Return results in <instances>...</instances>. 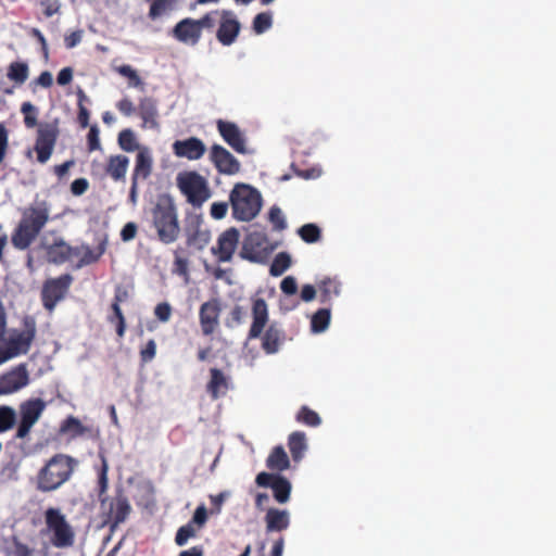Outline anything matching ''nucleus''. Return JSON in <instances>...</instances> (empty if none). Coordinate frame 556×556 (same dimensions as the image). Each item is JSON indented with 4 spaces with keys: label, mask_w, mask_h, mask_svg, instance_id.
Here are the masks:
<instances>
[{
    "label": "nucleus",
    "mask_w": 556,
    "mask_h": 556,
    "mask_svg": "<svg viewBox=\"0 0 556 556\" xmlns=\"http://www.w3.org/2000/svg\"><path fill=\"white\" fill-rule=\"evenodd\" d=\"M21 112L24 115L26 128L30 129L37 126L34 152L36 153L37 162L46 164L50 160L60 136L59 121L54 119L38 124V110L30 102H24L21 106Z\"/></svg>",
    "instance_id": "f257e3e1"
},
{
    "label": "nucleus",
    "mask_w": 556,
    "mask_h": 556,
    "mask_svg": "<svg viewBox=\"0 0 556 556\" xmlns=\"http://www.w3.org/2000/svg\"><path fill=\"white\" fill-rule=\"evenodd\" d=\"M50 219V205L46 201L30 204L12 232L11 242L17 250L28 249Z\"/></svg>",
    "instance_id": "f03ea898"
},
{
    "label": "nucleus",
    "mask_w": 556,
    "mask_h": 556,
    "mask_svg": "<svg viewBox=\"0 0 556 556\" xmlns=\"http://www.w3.org/2000/svg\"><path fill=\"white\" fill-rule=\"evenodd\" d=\"M79 460L71 455L58 453L49 458L36 475V489L40 492H52L71 480Z\"/></svg>",
    "instance_id": "7ed1b4c3"
},
{
    "label": "nucleus",
    "mask_w": 556,
    "mask_h": 556,
    "mask_svg": "<svg viewBox=\"0 0 556 556\" xmlns=\"http://www.w3.org/2000/svg\"><path fill=\"white\" fill-rule=\"evenodd\" d=\"M232 217L240 222H250L257 216L262 207L260 191L250 185L238 182L229 194Z\"/></svg>",
    "instance_id": "20e7f679"
},
{
    "label": "nucleus",
    "mask_w": 556,
    "mask_h": 556,
    "mask_svg": "<svg viewBox=\"0 0 556 556\" xmlns=\"http://www.w3.org/2000/svg\"><path fill=\"white\" fill-rule=\"evenodd\" d=\"M152 219L161 242L169 244L177 240L180 228L177 210L170 198L159 200L152 210Z\"/></svg>",
    "instance_id": "39448f33"
},
{
    "label": "nucleus",
    "mask_w": 556,
    "mask_h": 556,
    "mask_svg": "<svg viewBox=\"0 0 556 556\" xmlns=\"http://www.w3.org/2000/svg\"><path fill=\"white\" fill-rule=\"evenodd\" d=\"M46 531L50 544L60 549L71 548L75 544L76 533L60 509L50 507L45 511Z\"/></svg>",
    "instance_id": "423d86ee"
},
{
    "label": "nucleus",
    "mask_w": 556,
    "mask_h": 556,
    "mask_svg": "<svg viewBox=\"0 0 556 556\" xmlns=\"http://www.w3.org/2000/svg\"><path fill=\"white\" fill-rule=\"evenodd\" d=\"M177 187L193 207H201L211 197L206 179L195 170L179 173Z\"/></svg>",
    "instance_id": "0eeeda50"
},
{
    "label": "nucleus",
    "mask_w": 556,
    "mask_h": 556,
    "mask_svg": "<svg viewBox=\"0 0 556 556\" xmlns=\"http://www.w3.org/2000/svg\"><path fill=\"white\" fill-rule=\"evenodd\" d=\"M35 336L36 320L33 316H25L22 331L13 333L7 341L5 346L0 349V364L21 354H26Z\"/></svg>",
    "instance_id": "6e6552de"
},
{
    "label": "nucleus",
    "mask_w": 556,
    "mask_h": 556,
    "mask_svg": "<svg viewBox=\"0 0 556 556\" xmlns=\"http://www.w3.org/2000/svg\"><path fill=\"white\" fill-rule=\"evenodd\" d=\"M73 282V277L70 274H63L56 278L47 279L41 289L42 306L52 313L59 302L65 299L70 287Z\"/></svg>",
    "instance_id": "1a4fd4ad"
},
{
    "label": "nucleus",
    "mask_w": 556,
    "mask_h": 556,
    "mask_svg": "<svg viewBox=\"0 0 556 556\" xmlns=\"http://www.w3.org/2000/svg\"><path fill=\"white\" fill-rule=\"evenodd\" d=\"M275 250L268 238L261 232L250 233L244 240L241 255L254 263L266 262Z\"/></svg>",
    "instance_id": "9d476101"
},
{
    "label": "nucleus",
    "mask_w": 556,
    "mask_h": 556,
    "mask_svg": "<svg viewBox=\"0 0 556 556\" xmlns=\"http://www.w3.org/2000/svg\"><path fill=\"white\" fill-rule=\"evenodd\" d=\"M255 483L261 488H270L274 498L280 504L290 500L291 482L279 473L262 471L256 476Z\"/></svg>",
    "instance_id": "9b49d317"
},
{
    "label": "nucleus",
    "mask_w": 556,
    "mask_h": 556,
    "mask_svg": "<svg viewBox=\"0 0 556 556\" xmlns=\"http://www.w3.org/2000/svg\"><path fill=\"white\" fill-rule=\"evenodd\" d=\"M106 514V522L112 527L123 523L131 511L128 497L123 489H118L113 497H109L106 505L102 508Z\"/></svg>",
    "instance_id": "f8f14e48"
},
{
    "label": "nucleus",
    "mask_w": 556,
    "mask_h": 556,
    "mask_svg": "<svg viewBox=\"0 0 556 556\" xmlns=\"http://www.w3.org/2000/svg\"><path fill=\"white\" fill-rule=\"evenodd\" d=\"M222 302L218 298H212L201 304L199 308V323L202 334L212 336L219 327Z\"/></svg>",
    "instance_id": "ddd939ff"
},
{
    "label": "nucleus",
    "mask_w": 556,
    "mask_h": 556,
    "mask_svg": "<svg viewBox=\"0 0 556 556\" xmlns=\"http://www.w3.org/2000/svg\"><path fill=\"white\" fill-rule=\"evenodd\" d=\"M45 407L46 403L41 399L29 400L21 405V421L15 434L17 439H24L29 434Z\"/></svg>",
    "instance_id": "4468645a"
},
{
    "label": "nucleus",
    "mask_w": 556,
    "mask_h": 556,
    "mask_svg": "<svg viewBox=\"0 0 556 556\" xmlns=\"http://www.w3.org/2000/svg\"><path fill=\"white\" fill-rule=\"evenodd\" d=\"M210 161L219 174L232 176L240 172V162L223 146L213 144L210 150Z\"/></svg>",
    "instance_id": "2eb2a0df"
},
{
    "label": "nucleus",
    "mask_w": 556,
    "mask_h": 556,
    "mask_svg": "<svg viewBox=\"0 0 556 556\" xmlns=\"http://www.w3.org/2000/svg\"><path fill=\"white\" fill-rule=\"evenodd\" d=\"M29 383V374L25 364H20L0 376V395L20 391Z\"/></svg>",
    "instance_id": "dca6fc26"
},
{
    "label": "nucleus",
    "mask_w": 556,
    "mask_h": 556,
    "mask_svg": "<svg viewBox=\"0 0 556 556\" xmlns=\"http://www.w3.org/2000/svg\"><path fill=\"white\" fill-rule=\"evenodd\" d=\"M241 24L232 11H220L216 38L223 46H231L238 38Z\"/></svg>",
    "instance_id": "f3484780"
},
{
    "label": "nucleus",
    "mask_w": 556,
    "mask_h": 556,
    "mask_svg": "<svg viewBox=\"0 0 556 556\" xmlns=\"http://www.w3.org/2000/svg\"><path fill=\"white\" fill-rule=\"evenodd\" d=\"M240 233L235 227H230L222 232L217 239V244L212 247V253L219 262H229L238 247Z\"/></svg>",
    "instance_id": "a211bd4d"
},
{
    "label": "nucleus",
    "mask_w": 556,
    "mask_h": 556,
    "mask_svg": "<svg viewBox=\"0 0 556 556\" xmlns=\"http://www.w3.org/2000/svg\"><path fill=\"white\" fill-rule=\"evenodd\" d=\"M170 34L178 42L192 47L197 46L202 38L198 22L191 17H185L179 21L173 27Z\"/></svg>",
    "instance_id": "6ab92c4d"
},
{
    "label": "nucleus",
    "mask_w": 556,
    "mask_h": 556,
    "mask_svg": "<svg viewBox=\"0 0 556 556\" xmlns=\"http://www.w3.org/2000/svg\"><path fill=\"white\" fill-rule=\"evenodd\" d=\"M216 126L220 137L232 150L240 154L247 153L245 138L237 124L218 119Z\"/></svg>",
    "instance_id": "aec40b11"
},
{
    "label": "nucleus",
    "mask_w": 556,
    "mask_h": 556,
    "mask_svg": "<svg viewBox=\"0 0 556 556\" xmlns=\"http://www.w3.org/2000/svg\"><path fill=\"white\" fill-rule=\"evenodd\" d=\"M202 219L200 216H191L187 218L185 232L187 237V244L189 247H193L198 250L204 249L210 240H211V232L207 229H203L201 227Z\"/></svg>",
    "instance_id": "412c9836"
},
{
    "label": "nucleus",
    "mask_w": 556,
    "mask_h": 556,
    "mask_svg": "<svg viewBox=\"0 0 556 556\" xmlns=\"http://www.w3.org/2000/svg\"><path fill=\"white\" fill-rule=\"evenodd\" d=\"M206 148L203 141L197 137H190L185 140H176L173 143V152L177 157H184L189 161L200 160L205 154Z\"/></svg>",
    "instance_id": "4be33fe9"
},
{
    "label": "nucleus",
    "mask_w": 556,
    "mask_h": 556,
    "mask_svg": "<svg viewBox=\"0 0 556 556\" xmlns=\"http://www.w3.org/2000/svg\"><path fill=\"white\" fill-rule=\"evenodd\" d=\"M46 257L49 263L61 265L72 261L74 247L68 244L62 237H56L51 243H45Z\"/></svg>",
    "instance_id": "5701e85b"
},
{
    "label": "nucleus",
    "mask_w": 556,
    "mask_h": 556,
    "mask_svg": "<svg viewBox=\"0 0 556 556\" xmlns=\"http://www.w3.org/2000/svg\"><path fill=\"white\" fill-rule=\"evenodd\" d=\"M252 317L253 321L248 338L256 339L261 337L268 321V306L263 298H252Z\"/></svg>",
    "instance_id": "b1692460"
},
{
    "label": "nucleus",
    "mask_w": 556,
    "mask_h": 556,
    "mask_svg": "<svg viewBox=\"0 0 556 556\" xmlns=\"http://www.w3.org/2000/svg\"><path fill=\"white\" fill-rule=\"evenodd\" d=\"M138 114L142 119V127L159 128V109L157 101L152 97H143L138 104Z\"/></svg>",
    "instance_id": "393cba45"
},
{
    "label": "nucleus",
    "mask_w": 556,
    "mask_h": 556,
    "mask_svg": "<svg viewBox=\"0 0 556 556\" xmlns=\"http://www.w3.org/2000/svg\"><path fill=\"white\" fill-rule=\"evenodd\" d=\"M230 387V378L218 368L210 369V380L206 383V392L213 400L225 395Z\"/></svg>",
    "instance_id": "a878e982"
},
{
    "label": "nucleus",
    "mask_w": 556,
    "mask_h": 556,
    "mask_svg": "<svg viewBox=\"0 0 556 556\" xmlns=\"http://www.w3.org/2000/svg\"><path fill=\"white\" fill-rule=\"evenodd\" d=\"M283 340V330L276 323L270 324L262 337V349L266 354H275Z\"/></svg>",
    "instance_id": "bb28decb"
},
{
    "label": "nucleus",
    "mask_w": 556,
    "mask_h": 556,
    "mask_svg": "<svg viewBox=\"0 0 556 556\" xmlns=\"http://www.w3.org/2000/svg\"><path fill=\"white\" fill-rule=\"evenodd\" d=\"M265 523L267 532H280L288 529L290 525V517L287 510L278 508H269L265 515Z\"/></svg>",
    "instance_id": "cd10ccee"
},
{
    "label": "nucleus",
    "mask_w": 556,
    "mask_h": 556,
    "mask_svg": "<svg viewBox=\"0 0 556 556\" xmlns=\"http://www.w3.org/2000/svg\"><path fill=\"white\" fill-rule=\"evenodd\" d=\"M153 160L147 148L139 150L136 156V165L131 175V180H144L152 172Z\"/></svg>",
    "instance_id": "c85d7f7f"
},
{
    "label": "nucleus",
    "mask_w": 556,
    "mask_h": 556,
    "mask_svg": "<svg viewBox=\"0 0 556 556\" xmlns=\"http://www.w3.org/2000/svg\"><path fill=\"white\" fill-rule=\"evenodd\" d=\"M128 165L129 159L126 155H112L108 160L105 172L113 180L121 181L125 179Z\"/></svg>",
    "instance_id": "c756f323"
},
{
    "label": "nucleus",
    "mask_w": 556,
    "mask_h": 556,
    "mask_svg": "<svg viewBox=\"0 0 556 556\" xmlns=\"http://www.w3.org/2000/svg\"><path fill=\"white\" fill-rule=\"evenodd\" d=\"M60 432L64 434L68 433L71 434V438L75 439L86 434L92 435L93 428L84 426L80 420L74 416H68L65 420L62 421L60 426Z\"/></svg>",
    "instance_id": "7c9ffc66"
},
{
    "label": "nucleus",
    "mask_w": 556,
    "mask_h": 556,
    "mask_svg": "<svg viewBox=\"0 0 556 556\" xmlns=\"http://www.w3.org/2000/svg\"><path fill=\"white\" fill-rule=\"evenodd\" d=\"M104 253V248L100 247L98 251L92 250L87 244L74 247L73 257H78L77 267H84L99 261Z\"/></svg>",
    "instance_id": "2f4dec72"
},
{
    "label": "nucleus",
    "mask_w": 556,
    "mask_h": 556,
    "mask_svg": "<svg viewBox=\"0 0 556 556\" xmlns=\"http://www.w3.org/2000/svg\"><path fill=\"white\" fill-rule=\"evenodd\" d=\"M266 467L273 471L281 472L290 467L289 457L281 445L275 446L266 459Z\"/></svg>",
    "instance_id": "473e14b6"
},
{
    "label": "nucleus",
    "mask_w": 556,
    "mask_h": 556,
    "mask_svg": "<svg viewBox=\"0 0 556 556\" xmlns=\"http://www.w3.org/2000/svg\"><path fill=\"white\" fill-rule=\"evenodd\" d=\"M288 447L294 462H300L307 448L306 435L302 431H294L288 438Z\"/></svg>",
    "instance_id": "72a5a7b5"
},
{
    "label": "nucleus",
    "mask_w": 556,
    "mask_h": 556,
    "mask_svg": "<svg viewBox=\"0 0 556 556\" xmlns=\"http://www.w3.org/2000/svg\"><path fill=\"white\" fill-rule=\"evenodd\" d=\"M319 301L323 304L330 303L341 292V283L336 278H325L318 283Z\"/></svg>",
    "instance_id": "f704fd0d"
},
{
    "label": "nucleus",
    "mask_w": 556,
    "mask_h": 556,
    "mask_svg": "<svg viewBox=\"0 0 556 556\" xmlns=\"http://www.w3.org/2000/svg\"><path fill=\"white\" fill-rule=\"evenodd\" d=\"M101 457V468L98 472V497L101 503V507L104 508L106 505V502L109 501V496H106V491L109 488V479H108V462L104 455H100Z\"/></svg>",
    "instance_id": "c9c22d12"
},
{
    "label": "nucleus",
    "mask_w": 556,
    "mask_h": 556,
    "mask_svg": "<svg viewBox=\"0 0 556 556\" xmlns=\"http://www.w3.org/2000/svg\"><path fill=\"white\" fill-rule=\"evenodd\" d=\"M29 75L28 65L25 62H12L8 68V78L16 85H23Z\"/></svg>",
    "instance_id": "e433bc0d"
},
{
    "label": "nucleus",
    "mask_w": 556,
    "mask_h": 556,
    "mask_svg": "<svg viewBox=\"0 0 556 556\" xmlns=\"http://www.w3.org/2000/svg\"><path fill=\"white\" fill-rule=\"evenodd\" d=\"M330 308L324 307L319 308L313 316L311 320V327L313 332H323L325 331L330 323Z\"/></svg>",
    "instance_id": "4c0bfd02"
},
{
    "label": "nucleus",
    "mask_w": 556,
    "mask_h": 556,
    "mask_svg": "<svg viewBox=\"0 0 556 556\" xmlns=\"http://www.w3.org/2000/svg\"><path fill=\"white\" fill-rule=\"evenodd\" d=\"M291 266V257L287 252L278 253L270 267L269 274L274 277L281 276Z\"/></svg>",
    "instance_id": "58836bf2"
},
{
    "label": "nucleus",
    "mask_w": 556,
    "mask_h": 556,
    "mask_svg": "<svg viewBox=\"0 0 556 556\" xmlns=\"http://www.w3.org/2000/svg\"><path fill=\"white\" fill-rule=\"evenodd\" d=\"M295 419L298 422L308 427H317L321 422L319 415L307 406H302L299 409Z\"/></svg>",
    "instance_id": "ea45409f"
},
{
    "label": "nucleus",
    "mask_w": 556,
    "mask_h": 556,
    "mask_svg": "<svg viewBox=\"0 0 556 556\" xmlns=\"http://www.w3.org/2000/svg\"><path fill=\"white\" fill-rule=\"evenodd\" d=\"M200 530L187 522L186 525L178 528L175 534V543L178 546H185L190 539H194L198 536V532Z\"/></svg>",
    "instance_id": "a19ab883"
},
{
    "label": "nucleus",
    "mask_w": 556,
    "mask_h": 556,
    "mask_svg": "<svg viewBox=\"0 0 556 556\" xmlns=\"http://www.w3.org/2000/svg\"><path fill=\"white\" fill-rule=\"evenodd\" d=\"M298 235L306 243H315L320 240V228L315 224H305L299 228Z\"/></svg>",
    "instance_id": "79ce46f5"
},
{
    "label": "nucleus",
    "mask_w": 556,
    "mask_h": 556,
    "mask_svg": "<svg viewBox=\"0 0 556 556\" xmlns=\"http://www.w3.org/2000/svg\"><path fill=\"white\" fill-rule=\"evenodd\" d=\"M16 422V413L14 408L2 405L0 406V433L13 428Z\"/></svg>",
    "instance_id": "37998d69"
},
{
    "label": "nucleus",
    "mask_w": 556,
    "mask_h": 556,
    "mask_svg": "<svg viewBox=\"0 0 556 556\" xmlns=\"http://www.w3.org/2000/svg\"><path fill=\"white\" fill-rule=\"evenodd\" d=\"M150 9L148 13V17L151 21H155L165 14L168 10L172 9L173 1L172 0H150Z\"/></svg>",
    "instance_id": "c03bdc74"
},
{
    "label": "nucleus",
    "mask_w": 556,
    "mask_h": 556,
    "mask_svg": "<svg viewBox=\"0 0 556 556\" xmlns=\"http://www.w3.org/2000/svg\"><path fill=\"white\" fill-rule=\"evenodd\" d=\"M111 308L113 311V315L109 317V321L116 325V333L122 338L125 334L126 321L121 305L112 303Z\"/></svg>",
    "instance_id": "a18cd8bd"
},
{
    "label": "nucleus",
    "mask_w": 556,
    "mask_h": 556,
    "mask_svg": "<svg viewBox=\"0 0 556 556\" xmlns=\"http://www.w3.org/2000/svg\"><path fill=\"white\" fill-rule=\"evenodd\" d=\"M118 144L122 150L126 152H132L138 149V144L136 142V137L131 129H123L118 134Z\"/></svg>",
    "instance_id": "49530a36"
},
{
    "label": "nucleus",
    "mask_w": 556,
    "mask_h": 556,
    "mask_svg": "<svg viewBox=\"0 0 556 556\" xmlns=\"http://www.w3.org/2000/svg\"><path fill=\"white\" fill-rule=\"evenodd\" d=\"M174 267L173 273L177 274L180 277H184L186 280L189 278V261L187 257L180 255V250H176L174 252Z\"/></svg>",
    "instance_id": "de8ad7c7"
},
{
    "label": "nucleus",
    "mask_w": 556,
    "mask_h": 556,
    "mask_svg": "<svg viewBox=\"0 0 556 556\" xmlns=\"http://www.w3.org/2000/svg\"><path fill=\"white\" fill-rule=\"evenodd\" d=\"M271 14L268 12L258 13L253 20V30L263 34L271 27Z\"/></svg>",
    "instance_id": "09e8293b"
},
{
    "label": "nucleus",
    "mask_w": 556,
    "mask_h": 556,
    "mask_svg": "<svg viewBox=\"0 0 556 556\" xmlns=\"http://www.w3.org/2000/svg\"><path fill=\"white\" fill-rule=\"evenodd\" d=\"M268 218L275 230L281 231L287 228L286 218L278 206L270 207Z\"/></svg>",
    "instance_id": "8fccbe9b"
},
{
    "label": "nucleus",
    "mask_w": 556,
    "mask_h": 556,
    "mask_svg": "<svg viewBox=\"0 0 556 556\" xmlns=\"http://www.w3.org/2000/svg\"><path fill=\"white\" fill-rule=\"evenodd\" d=\"M207 509L204 504H201L195 508L192 518L188 522L198 528L199 530H201L207 522Z\"/></svg>",
    "instance_id": "3c124183"
},
{
    "label": "nucleus",
    "mask_w": 556,
    "mask_h": 556,
    "mask_svg": "<svg viewBox=\"0 0 556 556\" xmlns=\"http://www.w3.org/2000/svg\"><path fill=\"white\" fill-rule=\"evenodd\" d=\"M218 16L220 17V11L213 10L211 12L205 13L199 20H195V22H198L201 33L203 31V29H213L215 27Z\"/></svg>",
    "instance_id": "603ef678"
},
{
    "label": "nucleus",
    "mask_w": 556,
    "mask_h": 556,
    "mask_svg": "<svg viewBox=\"0 0 556 556\" xmlns=\"http://www.w3.org/2000/svg\"><path fill=\"white\" fill-rule=\"evenodd\" d=\"M116 72L128 78L129 79V85L132 86V87H138L139 85H141V79L139 77V75L137 74V72L130 66V65H122V66H118L116 68Z\"/></svg>",
    "instance_id": "864d4df0"
},
{
    "label": "nucleus",
    "mask_w": 556,
    "mask_h": 556,
    "mask_svg": "<svg viewBox=\"0 0 556 556\" xmlns=\"http://www.w3.org/2000/svg\"><path fill=\"white\" fill-rule=\"evenodd\" d=\"M156 355V343L150 339L146 345L140 350V358L142 363L151 362Z\"/></svg>",
    "instance_id": "5fc2aeb1"
},
{
    "label": "nucleus",
    "mask_w": 556,
    "mask_h": 556,
    "mask_svg": "<svg viewBox=\"0 0 556 556\" xmlns=\"http://www.w3.org/2000/svg\"><path fill=\"white\" fill-rule=\"evenodd\" d=\"M154 315L162 323L168 321L172 316L170 305L167 302L159 303L154 308Z\"/></svg>",
    "instance_id": "6e6d98bb"
},
{
    "label": "nucleus",
    "mask_w": 556,
    "mask_h": 556,
    "mask_svg": "<svg viewBox=\"0 0 556 556\" xmlns=\"http://www.w3.org/2000/svg\"><path fill=\"white\" fill-rule=\"evenodd\" d=\"M87 143L89 151H96L101 148L99 139V129L97 125L90 127L89 132L87 135Z\"/></svg>",
    "instance_id": "4d7b16f0"
},
{
    "label": "nucleus",
    "mask_w": 556,
    "mask_h": 556,
    "mask_svg": "<svg viewBox=\"0 0 556 556\" xmlns=\"http://www.w3.org/2000/svg\"><path fill=\"white\" fill-rule=\"evenodd\" d=\"M137 232H138L137 224L134 222H129V223L125 224L124 227L122 228L121 239L124 242L131 241L137 236Z\"/></svg>",
    "instance_id": "13d9d810"
},
{
    "label": "nucleus",
    "mask_w": 556,
    "mask_h": 556,
    "mask_svg": "<svg viewBox=\"0 0 556 556\" xmlns=\"http://www.w3.org/2000/svg\"><path fill=\"white\" fill-rule=\"evenodd\" d=\"M40 5L43 9L46 17H51L60 11L61 4L59 0H41Z\"/></svg>",
    "instance_id": "bf43d9fd"
},
{
    "label": "nucleus",
    "mask_w": 556,
    "mask_h": 556,
    "mask_svg": "<svg viewBox=\"0 0 556 556\" xmlns=\"http://www.w3.org/2000/svg\"><path fill=\"white\" fill-rule=\"evenodd\" d=\"M228 211L227 202H214L211 205L210 214L214 219H223Z\"/></svg>",
    "instance_id": "052dcab7"
},
{
    "label": "nucleus",
    "mask_w": 556,
    "mask_h": 556,
    "mask_svg": "<svg viewBox=\"0 0 556 556\" xmlns=\"http://www.w3.org/2000/svg\"><path fill=\"white\" fill-rule=\"evenodd\" d=\"M245 312L242 306L236 305L230 312V320L227 321V327H232L233 325H240L243 323Z\"/></svg>",
    "instance_id": "680f3d73"
},
{
    "label": "nucleus",
    "mask_w": 556,
    "mask_h": 556,
    "mask_svg": "<svg viewBox=\"0 0 556 556\" xmlns=\"http://www.w3.org/2000/svg\"><path fill=\"white\" fill-rule=\"evenodd\" d=\"M280 289L285 294L292 295L296 293L298 285L296 280L292 276H288L282 279L280 283Z\"/></svg>",
    "instance_id": "e2e57ef3"
},
{
    "label": "nucleus",
    "mask_w": 556,
    "mask_h": 556,
    "mask_svg": "<svg viewBox=\"0 0 556 556\" xmlns=\"http://www.w3.org/2000/svg\"><path fill=\"white\" fill-rule=\"evenodd\" d=\"M13 556H33V549L21 542L17 538H13Z\"/></svg>",
    "instance_id": "0e129e2a"
},
{
    "label": "nucleus",
    "mask_w": 556,
    "mask_h": 556,
    "mask_svg": "<svg viewBox=\"0 0 556 556\" xmlns=\"http://www.w3.org/2000/svg\"><path fill=\"white\" fill-rule=\"evenodd\" d=\"M117 110L125 116H130L136 112V106L128 98H123L116 103Z\"/></svg>",
    "instance_id": "69168bd1"
},
{
    "label": "nucleus",
    "mask_w": 556,
    "mask_h": 556,
    "mask_svg": "<svg viewBox=\"0 0 556 556\" xmlns=\"http://www.w3.org/2000/svg\"><path fill=\"white\" fill-rule=\"evenodd\" d=\"M89 188V182L86 178H77L71 184V192L74 195L84 194Z\"/></svg>",
    "instance_id": "338daca9"
},
{
    "label": "nucleus",
    "mask_w": 556,
    "mask_h": 556,
    "mask_svg": "<svg viewBox=\"0 0 556 556\" xmlns=\"http://www.w3.org/2000/svg\"><path fill=\"white\" fill-rule=\"evenodd\" d=\"M81 38H83V30L78 29V30L72 31L68 35H65L64 45L67 49H73L81 41Z\"/></svg>",
    "instance_id": "774afa93"
}]
</instances>
